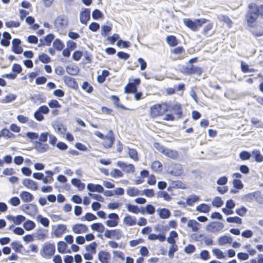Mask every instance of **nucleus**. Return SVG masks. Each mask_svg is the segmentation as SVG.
Returning <instances> with one entry per match:
<instances>
[{"mask_svg":"<svg viewBox=\"0 0 263 263\" xmlns=\"http://www.w3.org/2000/svg\"><path fill=\"white\" fill-rule=\"evenodd\" d=\"M170 110L174 111L177 116V118L182 117L183 110L182 105L179 103H176L171 106L166 102L155 104L151 106L149 108V115L152 119H155L158 117H162Z\"/></svg>","mask_w":263,"mask_h":263,"instance_id":"f257e3e1","label":"nucleus"},{"mask_svg":"<svg viewBox=\"0 0 263 263\" xmlns=\"http://www.w3.org/2000/svg\"><path fill=\"white\" fill-rule=\"evenodd\" d=\"M248 10L245 15L247 25L250 27H254L255 24L260 16L263 18V10L262 4L257 5L255 4H250L248 6Z\"/></svg>","mask_w":263,"mask_h":263,"instance_id":"f03ea898","label":"nucleus"},{"mask_svg":"<svg viewBox=\"0 0 263 263\" xmlns=\"http://www.w3.org/2000/svg\"><path fill=\"white\" fill-rule=\"evenodd\" d=\"M183 22L186 27L192 31L196 32L202 26L203 24L209 22V20L205 18L195 19L194 21L190 18H184Z\"/></svg>","mask_w":263,"mask_h":263,"instance_id":"7ed1b4c3","label":"nucleus"},{"mask_svg":"<svg viewBox=\"0 0 263 263\" xmlns=\"http://www.w3.org/2000/svg\"><path fill=\"white\" fill-rule=\"evenodd\" d=\"M55 252V246L54 243L45 242L40 251L41 255L44 258L49 259L53 256Z\"/></svg>","mask_w":263,"mask_h":263,"instance_id":"20e7f679","label":"nucleus"},{"mask_svg":"<svg viewBox=\"0 0 263 263\" xmlns=\"http://www.w3.org/2000/svg\"><path fill=\"white\" fill-rule=\"evenodd\" d=\"M183 72L186 75H197L200 76L203 73V69L201 67L194 65L190 66H185L183 68Z\"/></svg>","mask_w":263,"mask_h":263,"instance_id":"39448f33","label":"nucleus"},{"mask_svg":"<svg viewBox=\"0 0 263 263\" xmlns=\"http://www.w3.org/2000/svg\"><path fill=\"white\" fill-rule=\"evenodd\" d=\"M104 236L107 238H115L119 240L122 236V232L120 229L106 230L104 233Z\"/></svg>","mask_w":263,"mask_h":263,"instance_id":"423d86ee","label":"nucleus"},{"mask_svg":"<svg viewBox=\"0 0 263 263\" xmlns=\"http://www.w3.org/2000/svg\"><path fill=\"white\" fill-rule=\"evenodd\" d=\"M109 219L105 221V224L109 227H115L118 225L119 217L116 213H110L108 215Z\"/></svg>","mask_w":263,"mask_h":263,"instance_id":"0eeeda50","label":"nucleus"},{"mask_svg":"<svg viewBox=\"0 0 263 263\" xmlns=\"http://www.w3.org/2000/svg\"><path fill=\"white\" fill-rule=\"evenodd\" d=\"M103 141L102 142V144L104 147L106 148H110L115 141V136L114 134L111 130L109 132V135L106 136L105 138L103 139Z\"/></svg>","mask_w":263,"mask_h":263,"instance_id":"6e6552de","label":"nucleus"},{"mask_svg":"<svg viewBox=\"0 0 263 263\" xmlns=\"http://www.w3.org/2000/svg\"><path fill=\"white\" fill-rule=\"evenodd\" d=\"M21 41L19 39H13L12 42V50L16 54H21L23 51V48L20 46Z\"/></svg>","mask_w":263,"mask_h":263,"instance_id":"1a4fd4ad","label":"nucleus"},{"mask_svg":"<svg viewBox=\"0 0 263 263\" xmlns=\"http://www.w3.org/2000/svg\"><path fill=\"white\" fill-rule=\"evenodd\" d=\"M117 164L119 167L122 168L123 171L127 173H134L135 172V166L133 164H127L123 161H119L117 162Z\"/></svg>","mask_w":263,"mask_h":263,"instance_id":"9d476101","label":"nucleus"},{"mask_svg":"<svg viewBox=\"0 0 263 263\" xmlns=\"http://www.w3.org/2000/svg\"><path fill=\"white\" fill-rule=\"evenodd\" d=\"M90 18V11L89 9H85L81 12L80 14V21L82 24L86 25Z\"/></svg>","mask_w":263,"mask_h":263,"instance_id":"9b49d317","label":"nucleus"},{"mask_svg":"<svg viewBox=\"0 0 263 263\" xmlns=\"http://www.w3.org/2000/svg\"><path fill=\"white\" fill-rule=\"evenodd\" d=\"M54 35L53 34H48L43 38L40 39V43L38 45L39 47L43 46H50L51 42L54 39Z\"/></svg>","mask_w":263,"mask_h":263,"instance_id":"f8f14e48","label":"nucleus"},{"mask_svg":"<svg viewBox=\"0 0 263 263\" xmlns=\"http://www.w3.org/2000/svg\"><path fill=\"white\" fill-rule=\"evenodd\" d=\"M67 230V227L64 224H58L53 231V235L55 237H61L64 234Z\"/></svg>","mask_w":263,"mask_h":263,"instance_id":"ddd939ff","label":"nucleus"},{"mask_svg":"<svg viewBox=\"0 0 263 263\" xmlns=\"http://www.w3.org/2000/svg\"><path fill=\"white\" fill-rule=\"evenodd\" d=\"M72 230L75 234H81L86 232L88 228L84 224L78 223L73 226Z\"/></svg>","mask_w":263,"mask_h":263,"instance_id":"4468645a","label":"nucleus"},{"mask_svg":"<svg viewBox=\"0 0 263 263\" xmlns=\"http://www.w3.org/2000/svg\"><path fill=\"white\" fill-rule=\"evenodd\" d=\"M98 258L101 263H108L110 254L108 252L101 251L98 253Z\"/></svg>","mask_w":263,"mask_h":263,"instance_id":"2eb2a0df","label":"nucleus"},{"mask_svg":"<svg viewBox=\"0 0 263 263\" xmlns=\"http://www.w3.org/2000/svg\"><path fill=\"white\" fill-rule=\"evenodd\" d=\"M170 173L175 176H181L183 174V168L180 164H174Z\"/></svg>","mask_w":263,"mask_h":263,"instance_id":"dca6fc26","label":"nucleus"},{"mask_svg":"<svg viewBox=\"0 0 263 263\" xmlns=\"http://www.w3.org/2000/svg\"><path fill=\"white\" fill-rule=\"evenodd\" d=\"M123 223L127 226H133L137 224V219L130 215H126L123 218Z\"/></svg>","mask_w":263,"mask_h":263,"instance_id":"f3484780","label":"nucleus"},{"mask_svg":"<svg viewBox=\"0 0 263 263\" xmlns=\"http://www.w3.org/2000/svg\"><path fill=\"white\" fill-rule=\"evenodd\" d=\"M20 196L24 202H29L32 201L34 199V197L30 193L27 191H22L20 194Z\"/></svg>","mask_w":263,"mask_h":263,"instance_id":"a211bd4d","label":"nucleus"},{"mask_svg":"<svg viewBox=\"0 0 263 263\" xmlns=\"http://www.w3.org/2000/svg\"><path fill=\"white\" fill-rule=\"evenodd\" d=\"M23 183L25 186L33 190L37 189V185L36 182L30 179H25L23 180Z\"/></svg>","mask_w":263,"mask_h":263,"instance_id":"6ab92c4d","label":"nucleus"},{"mask_svg":"<svg viewBox=\"0 0 263 263\" xmlns=\"http://www.w3.org/2000/svg\"><path fill=\"white\" fill-rule=\"evenodd\" d=\"M3 39L1 41V44L4 47H8L10 45V40L11 39L10 34L8 32H4L3 34Z\"/></svg>","mask_w":263,"mask_h":263,"instance_id":"aec40b11","label":"nucleus"},{"mask_svg":"<svg viewBox=\"0 0 263 263\" xmlns=\"http://www.w3.org/2000/svg\"><path fill=\"white\" fill-rule=\"evenodd\" d=\"M163 154L172 159H176L179 156L178 152L177 151L166 148Z\"/></svg>","mask_w":263,"mask_h":263,"instance_id":"412c9836","label":"nucleus"},{"mask_svg":"<svg viewBox=\"0 0 263 263\" xmlns=\"http://www.w3.org/2000/svg\"><path fill=\"white\" fill-rule=\"evenodd\" d=\"M87 189L92 192H98L99 193H103L104 189L100 184H94L93 183H89L87 185Z\"/></svg>","mask_w":263,"mask_h":263,"instance_id":"4be33fe9","label":"nucleus"},{"mask_svg":"<svg viewBox=\"0 0 263 263\" xmlns=\"http://www.w3.org/2000/svg\"><path fill=\"white\" fill-rule=\"evenodd\" d=\"M151 169L153 172L159 173L163 170V165L161 162L158 160L154 161L151 166Z\"/></svg>","mask_w":263,"mask_h":263,"instance_id":"5701e85b","label":"nucleus"},{"mask_svg":"<svg viewBox=\"0 0 263 263\" xmlns=\"http://www.w3.org/2000/svg\"><path fill=\"white\" fill-rule=\"evenodd\" d=\"M110 99L113 101L114 104L117 108H120L123 110H128L129 109L120 103V98L117 96L112 95L110 97Z\"/></svg>","mask_w":263,"mask_h":263,"instance_id":"b1692460","label":"nucleus"},{"mask_svg":"<svg viewBox=\"0 0 263 263\" xmlns=\"http://www.w3.org/2000/svg\"><path fill=\"white\" fill-rule=\"evenodd\" d=\"M170 184L173 189H185L186 188L185 183L180 180H171Z\"/></svg>","mask_w":263,"mask_h":263,"instance_id":"393cba45","label":"nucleus"},{"mask_svg":"<svg viewBox=\"0 0 263 263\" xmlns=\"http://www.w3.org/2000/svg\"><path fill=\"white\" fill-rule=\"evenodd\" d=\"M46 176L45 177L43 176V179H42V181L44 183H51L53 181V172L51 171H46L45 172Z\"/></svg>","mask_w":263,"mask_h":263,"instance_id":"a878e982","label":"nucleus"},{"mask_svg":"<svg viewBox=\"0 0 263 263\" xmlns=\"http://www.w3.org/2000/svg\"><path fill=\"white\" fill-rule=\"evenodd\" d=\"M233 239L230 236L224 235L219 237L218 243L220 246L226 244H231L232 242Z\"/></svg>","mask_w":263,"mask_h":263,"instance_id":"bb28decb","label":"nucleus"},{"mask_svg":"<svg viewBox=\"0 0 263 263\" xmlns=\"http://www.w3.org/2000/svg\"><path fill=\"white\" fill-rule=\"evenodd\" d=\"M137 87L135 84L128 83L124 88V92L126 93H134L136 92Z\"/></svg>","mask_w":263,"mask_h":263,"instance_id":"cd10ccee","label":"nucleus"},{"mask_svg":"<svg viewBox=\"0 0 263 263\" xmlns=\"http://www.w3.org/2000/svg\"><path fill=\"white\" fill-rule=\"evenodd\" d=\"M209 226L211 227V231L213 232L220 231L223 228V223L220 222H212L211 224L209 225Z\"/></svg>","mask_w":263,"mask_h":263,"instance_id":"c85d7f7f","label":"nucleus"},{"mask_svg":"<svg viewBox=\"0 0 263 263\" xmlns=\"http://www.w3.org/2000/svg\"><path fill=\"white\" fill-rule=\"evenodd\" d=\"M166 41L168 45L171 47H175L178 44V40L175 35H168L166 38Z\"/></svg>","mask_w":263,"mask_h":263,"instance_id":"c756f323","label":"nucleus"},{"mask_svg":"<svg viewBox=\"0 0 263 263\" xmlns=\"http://www.w3.org/2000/svg\"><path fill=\"white\" fill-rule=\"evenodd\" d=\"M128 154L130 158L133 159L135 161H138L139 156L137 151L135 148H128Z\"/></svg>","mask_w":263,"mask_h":263,"instance_id":"7c9ffc66","label":"nucleus"},{"mask_svg":"<svg viewBox=\"0 0 263 263\" xmlns=\"http://www.w3.org/2000/svg\"><path fill=\"white\" fill-rule=\"evenodd\" d=\"M200 224L195 220H190L187 222V227L191 228L193 232H198Z\"/></svg>","mask_w":263,"mask_h":263,"instance_id":"2f4dec72","label":"nucleus"},{"mask_svg":"<svg viewBox=\"0 0 263 263\" xmlns=\"http://www.w3.org/2000/svg\"><path fill=\"white\" fill-rule=\"evenodd\" d=\"M252 154L254 157V160L257 162H261L263 161V156L258 149H254L252 151Z\"/></svg>","mask_w":263,"mask_h":263,"instance_id":"473e14b6","label":"nucleus"},{"mask_svg":"<svg viewBox=\"0 0 263 263\" xmlns=\"http://www.w3.org/2000/svg\"><path fill=\"white\" fill-rule=\"evenodd\" d=\"M8 219L12 220L15 224L19 225L25 221V217L23 215H19L16 217L10 216L9 217Z\"/></svg>","mask_w":263,"mask_h":263,"instance_id":"72a5a7b5","label":"nucleus"},{"mask_svg":"<svg viewBox=\"0 0 263 263\" xmlns=\"http://www.w3.org/2000/svg\"><path fill=\"white\" fill-rule=\"evenodd\" d=\"M64 83L68 86L74 88L77 85V82H76L74 78L66 76L64 78Z\"/></svg>","mask_w":263,"mask_h":263,"instance_id":"f704fd0d","label":"nucleus"},{"mask_svg":"<svg viewBox=\"0 0 263 263\" xmlns=\"http://www.w3.org/2000/svg\"><path fill=\"white\" fill-rule=\"evenodd\" d=\"M91 228L92 230L103 233L105 230V227L101 223H94L91 225Z\"/></svg>","mask_w":263,"mask_h":263,"instance_id":"c9c22d12","label":"nucleus"},{"mask_svg":"<svg viewBox=\"0 0 263 263\" xmlns=\"http://www.w3.org/2000/svg\"><path fill=\"white\" fill-rule=\"evenodd\" d=\"M71 183L74 186L77 187L80 191H82L85 187V184L81 182V180L77 178L72 179Z\"/></svg>","mask_w":263,"mask_h":263,"instance_id":"e433bc0d","label":"nucleus"},{"mask_svg":"<svg viewBox=\"0 0 263 263\" xmlns=\"http://www.w3.org/2000/svg\"><path fill=\"white\" fill-rule=\"evenodd\" d=\"M159 215L162 219H166L170 217L171 212L168 209L162 208L159 211Z\"/></svg>","mask_w":263,"mask_h":263,"instance_id":"4c0bfd02","label":"nucleus"},{"mask_svg":"<svg viewBox=\"0 0 263 263\" xmlns=\"http://www.w3.org/2000/svg\"><path fill=\"white\" fill-rule=\"evenodd\" d=\"M213 27V23L210 22L206 25L202 30L201 33L202 35L209 37L211 35L209 34V32L212 29Z\"/></svg>","mask_w":263,"mask_h":263,"instance_id":"58836bf2","label":"nucleus"},{"mask_svg":"<svg viewBox=\"0 0 263 263\" xmlns=\"http://www.w3.org/2000/svg\"><path fill=\"white\" fill-rule=\"evenodd\" d=\"M53 47L55 50L58 51H61L63 49L65 45L60 39H57L53 41Z\"/></svg>","mask_w":263,"mask_h":263,"instance_id":"ea45409f","label":"nucleus"},{"mask_svg":"<svg viewBox=\"0 0 263 263\" xmlns=\"http://www.w3.org/2000/svg\"><path fill=\"white\" fill-rule=\"evenodd\" d=\"M196 210L200 213H207L210 210V207L205 203H201L196 207Z\"/></svg>","mask_w":263,"mask_h":263,"instance_id":"a19ab883","label":"nucleus"},{"mask_svg":"<svg viewBox=\"0 0 263 263\" xmlns=\"http://www.w3.org/2000/svg\"><path fill=\"white\" fill-rule=\"evenodd\" d=\"M58 251L59 253L63 254L66 252L67 245L63 241H60L58 242Z\"/></svg>","mask_w":263,"mask_h":263,"instance_id":"79ce46f5","label":"nucleus"},{"mask_svg":"<svg viewBox=\"0 0 263 263\" xmlns=\"http://www.w3.org/2000/svg\"><path fill=\"white\" fill-rule=\"evenodd\" d=\"M177 233L175 231H172L170 233V236L167 238V241L171 245H174L176 243L175 238L178 237Z\"/></svg>","mask_w":263,"mask_h":263,"instance_id":"37998d69","label":"nucleus"},{"mask_svg":"<svg viewBox=\"0 0 263 263\" xmlns=\"http://www.w3.org/2000/svg\"><path fill=\"white\" fill-rule=\"evenodd\" d=\"M219 20L226 23L229 28L232 26L233 22L231 18L227 15H221L219 18Z\"/></svg>","mask_w":263,"mask_h":263,"instance_id":"c03bdc74","label":"nucleus"},{"mask_svg":"<svg viewBox=\"0 0 263 263\" xmlns=\"http://www.w3.org/2000/svg\"><path fill=\"white\" fill-rule=\"evenodd\" d=\"M241 69L243 73H247L249 72H254L256 71V70L254 68H250L249 65L243 61H241Z\"/></svg>","mask_w":263,"mask_h":263,"instance_id":"a18cd8bd","label":"nucleus"},{"mask_svg":"<svg viewBox=\"0 0 263 263\" xmlns=\"http://www.w3.org/2000/svg\"><path fill=\"white\" fill-rule=\"evenodd\" d=\"M1 132L2 134V137H5V138H7L8 139L14 138L15 137L13 134H12V133H11L10 132L9 129H8V128H3L1 130Z\"/></svg>","mask_w":263,"mask_h":263,"instance_id":"49530a36","label":"nucleus"},{"mask_svg":"<svg viewBox=\"0 0 263 263\" xmlns=\"http://www.w3.org/2000/svg\"><path fill=\"white\" fill-rule=\"evenodd\" d=\"M67 25L65 20L61 16H58L55 21V25L57 27H63Z\"/></svg>","mask_w":263,"mask_h":263,"instance_id":"de8ad7c7","label":"nucleus"},{"mask_svg":"<svg viewBox=\"0 0 263 263\" xmlns=\"http://www.w3.org/2000/svg\"><path fill=\"white\" fill-rule=\"evenodd\" d=\"M126 193L128 196L134 197L139 194V191L136 187H129L126 190Z\"/></svg>","mask_w":263,"mask_h":263,"instance_id":"09e8293b","label":"nucleus"},{"mask_svg":"<svg viewBox=\"0 0 263 263\" xmlns=\"http://www.w3.org/2000/svg\"><path fill=\"white\" fill-rule=\"evenodd\" d=\"M39 60L43 63H48L51 62V58L46 53H42L39 55Z\"/></svg>","mask_w":263,"mask_h":263,"instance_id":"8fccbe9b","label":"nucleus"},{"mask_svg":"<svg viewBox=\"0 0 263 263\" xmlns=\"http://www.w3.org/2000/svg\"><path fill=\"white\" fill-rule=\"evenodd\" d=\"M16 96L14 94H9L6 95L5 98L2 100L1 102L3 103H8L15 100Z\"/></svg>","mask_w":263,"mask_h":263,"instance_id":"3c124183","label":"nucleus"},{"mask_svg":"<svg viewBox=\"0 0 263 263\" xmlns=\"http://www.w3.org/2000/svg\"><path fill=\"white\" fill-rule=\"evenodd\" d=\"M199 200V197L196 195L191 196L186 200V203L188 205H193V204Z\"/></svg>","mask_w":263,"mask_h":263,"instance_id":"603ef678","label":"nucleus"},{"mask_svg":"<svg viewBox=\"0 0 263 263\" xmlns=\"http://www.w3.org/2000/svg\"><path fill=\"white\" fill-rule=\"evenodd\" d=\"M128 211L134 214H138L140 211L137 205H132L129 203L126 204Z\"/></svg>","mask_w":263,"mask_h":263,"instance_id":"864d4df0","label":"nucleus"},{"mask_svg":"<svg viewBox=\"0 0 263 263\" xmlns=\"http://www.w3.org/2000/svg\"><path fill=\"white\" fill-rule=\"evenodd\" d=\"M23 226L26 230L30 231L35 228V224L33 221L28 220L24 223Z\"/></svg>","mask_w":263,"mask_h":263,"instance_id":"5fc2aeb1","label":"nucleus"},{"mask_svg":"<svg viewBox=\"0 0 263 263\" xmlns=\"http://www.w3.org/2000/svg\"><path fill=\"white\" fill-rule=\"evenodd\" d=\"M97 246V243L95 241H93L86 246V250L87 251L91 253V254H95L96 253Z\"/></svg>","mask_w":263,"mask_h":263,"instance_id":"6e6d98bb","label":"nucleus"},{"mask_svg":"<svg viewBox=\"0 0 263 263\" xmlns=\"http://www.w3.org/2000/svg\"><path fill=\"white\" fill-rule=\"evenodd\" d=\"M227 221L229 223H236L238 224L242 223L241 218L237 216L227 217Z\"/></svg>","mask_w":263,"mask_h":263,"instance_id":"4d7b16f0","label":"nucleus"},{"mask_svg":"<svg viewBox=\"0 0 263 263\" xmlns=\"http://www.w3.org/2000/svg\"><path fill=\"white\" fill-rule=\"evenodd\" d=\"M11 246L12 249L16 252L20 253L22 249L23 248V246L22 244H20L16 241H13L11 243Z\"/></svg>","mask_w":263,"mask_h":263,"instance_id":"13d9d810","label":"nucleus"},{"mask_svg":"<svg viewBox=\"0 0 263 263\" xmlns=\"http://www.w3.org/2000/svg\"><path fill=\"white\" fill-rule=\"evenodd\" d=\"M223 204V201L220 197H216L212 201V204L214 206L219 208Z\"/></svg>","mask_w":263,"mask_h":263,"instance_id":"bf43d9fd","label":"nucleus"},{"mask_svg":"<svg viewBox=\"0 0 263 263\" xmlns=\"http://www.w3.org/2000/svg\"><path fill=\"white\" fill-rule=\"evenodd\" d=\"M112 28L110 26L103 25L101 28V35L103 36H106L108 33L111 30Z\"/></svg>","mask_w":263,"mask_h":263,"instance_id":"052dcab7","label":"nucleus"},{"mask_svg":"<svg viewBox=\"0 0 263 263\" xmlns=\"http://www.w3.org/2000/svg\"><path fill=\"white\" fill-rule=\"evenodd\" d=\"M251 157V154L246 151H242L239 154V158L242 160H249Z\"/></svg>","mask_w":263,"mask_h":263,"instance_id":"680f3d73","label":"nucleus"},{"mask_svg":"<svg viewBox=\"0 0 263 263\" xmlns=\"http://www.w3.org/2000/svg\"><path fill=\"white\" fill-rule=\"evenodd\" d=\"M92 17L94 20H98L103 17V14L99 9H95L92 13Z\"/></svg>","mask_w":263,"mask_h":263,"instance_id":"e2e57ef3","label":"nucleus"},{"mask_svg":"<svg viewBox=\"0 0 263 263\" xmlns=\"http://www.w3.org/2000/svg\"><path fill=\"white\" fill-rule=\"evenodd\" d=\"M97 218V217L93 214L91 213H87L85 214L84 217L82 218V220H85L88 221H90L96 220Z\"/></svg>","mask_w":263,"mask_h":263,"instance_id":"0e129e2a","label":"nucleus"},{"mask_svg":"<svg viewBox=\"0 0 263 263\" xmlns=\"http://www.w3.org/2000/svg\"><path fill=\"white\" fill-rule=\"evenodd\" d=\"M5 25L7 28H17L20 26V23L18 21H8L5 23Z\"/></svg>","mask_w":263,"mask_h":263,"instance_id":"69168bd1","label":"nucleus"},{"mask_svg":"<svg viewBox=\"0 0 263 263\" xmlns=\"http://www.w3.org/2000/svg\"><path fill=\"white\" fill-rule=\"evenodd\" d=\"M178 250V247L176 244L171 245L168 250V255L170 258H173L174 255V253Z\"/></svg>","mask_w":263,"mask_h":263,"instance_id":"338daca9","label":"nucleus"},{"mask_svg":"<svg viewBox=\"0 0 263 263\" xmlns=\"http://www.w3.org/2000/svg\"><path fill=\"white\" fill-rule=\"evenodd\" d=\"M233 185L237 190H241L243 187V185L240 179H234L233 180Z\"/></svg>","mask_w":263,"mask_h":263,"instance_id":"774afa93","label":"nucleus"}]
</instances>
